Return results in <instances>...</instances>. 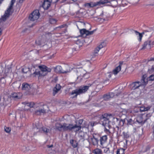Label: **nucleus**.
Listing matches in <instances>:
<instances>
[{
    "mask_svg": "<svg viewBox=\"0 0 154 154\" xmlns=\"http://www.w3.org/2000/svg\"><path fill=\"white\" fill-rule=\"evenodd\" d=\"M99 117L101 120L103 119L104 121L103 124H106L108 127L111 126L110 124L114 125L117 123H119L122 120L119 119L114 117L112 115L109 114L107 113H104L102 115H99Z\"/></svg>",
    "mask_w": 154,
    "mask_h": 154,
    "instance_id": "f257e3e1",
    "label": "nucleus"
},
{
    "mask_svg": "<svg viewBox=\"0 0 154 154\" xmlns=\"http://www.w3.org/2000/svg\"><path fill=\"white\" fill-rule=\"evenodd\" d=\"M25 105L29 106L30 107H34L37 109L34 112V114L36 115H40L42 113H45L46 112V109L44 108L45 106L42 103H35L33 102H31L29 103H27L26 102L23 103Z\"/></svg>",
    "mask_w": 154,
    "mask_h": 154,
    "instance_id": "f03ea898",
    "label": "nucleus"
},
{
    "mask_svg": "<svg viewBox=\"0 0 154 154\" xmlns=\"http://www.w3.org/2000/svg\"><path fill=\"white\" fill-rule=\"evenodd\" d=\"M38 67L40 71L36 69L35 72L32 74L33 77H37L38 79L45 76L49 72L51 71V68H48L45 65L39 66Z\"/></svg>",
    "mask_w": 154,
    "mask_h": 154,
    "instance_id": "7ed1b4c3",
    "label": "nucleus"
},
{
    "mask_svg": "<svg viewBox=\"0 0 154 154\" xmlns=\"http://www.w3.org/2000/svg\"><path fill=\"white\" fill-rule=\"evenodd\" d=\"M130 31L132 32H134L136 35H138L137 37L139 38H142L143 37L149 38L152 37V33L154 31V27L150 28L147 29L143 30L142 33H140L133 29H131Z\"/></svg>",
    "mask_w": 154,
    "mask_h": 154,
    "instance_id": "20e7f679",
    "label": "nucleus"
},
{
    "mask_svg": "<svg viewBox=\"0 0 154 154\" xmlns=\"http://www.w3.org/2000/svg\"><path fill=\"white\" fill-rule=\"evenodd\" d=\"M130 115L131 116V118L129 120L128 122L131 124L134 123V121L135 119H136V121L139 124H144L146 121L147 119H144L143 117H146L147 116V114H140L137 115H131L130 113Z\"/></svg>",
    "mask_w": 154,
    "mask_h": 154,
    "instance_id": "39448f33",
    "label": "nucleus"
},
{
    "mask_svg": "<svg viewBox=\"0 0 154 154\" xmlns=\"http://www.w3.org/2000/svg\"><path fill=\"white\" fill-rule=\"evenodd\" d=\"M55 127L56 129L59 131H72L73 128L72 125L65 123L62 125L60 123H57L55 124Z\"/></svg>",
    "mask_w": 154,
    "mask_h": 154,
    "instance_id": "423d86ee",
    "label": "nucleus"
},
{
    "mask_svg": "<svg viewBox=\"0 0 154 154\" xmlns=\"http://www.w3.org/2000/svg\"><path fill=\"white\" fill-rule=\"evenodd\" d=\"M16 0H11V4L10 6L9 7L7 10L5 11V13L3 16L0 19V22L3 20V21H6V19L9 17L13 12L12 11L13 9V7L14 3L15 2Z\"/></svg>",
    "mask_w": 154,
    "mask_h": 154,
    "instance_id": "0eeeda50",
    "label": "nucleus"
},
{
    "mask_svg": "<svg viewBox=\"0 0 154 154\" xmlns=\"http://www.w3.org/2000/svg\"><path fill=\"white\" fill-rule=\"evenodd\" d=\"M89 86L85 85L78 89H76L72 91V92L69 93L70 95H73L75 94L72 98H76L79 95L85 93L88 89Z\"/></svg>",
    "mask_w": 154,
    "mask_h": 154,
    "instance_id": "6e6552de",
    "label": "nucleus"
},
{
    "mask_svg": "<svg viewBox=\"0 0 154 154\" xmlns=\"http://www.w3.org/2000/svg\"><path fill=\"white\" fill-rule=\"evenodd\" d=\"M149 106L145 107L144 106L135 107L134 109L131 112V115H137L139 114V112H142L148 110L150 109Z\"/></svg>",
    "mask_w": 154,
    "mask_h": 154,
    "instance_id": "1a4fd4ad",
    "label": "nucleus"
},
{
    "mask_svg": "<svg viewBox=\"0 0 154 154\" xmlns=\"http://www.w3.org/2000/svg\"><path fill=\"white\" fill-rule=\"evenodd\" d=\"M96 30L89 31L86 29H83L79 30V32L82 37L84 38H88L90 35L93 34Z\"/></svg>",
    "mask_w": 154,
    "mask_h": 154,
    "instance_id": "9d476101",
    "label": "nucleus"
},
{
    "mask_svg": "<svg viewBox=\"0 0 154 154\" xmlns=\"http://www.w3.org/2000/svg\"><path fill=\"white\" fill-rule=\"evenodd\" d=\"M108 1L107 0H104L103 1L100 0L96 2H91L90 3H86L85 4V6L86 7H89L92 8L98 5L100 6L101 5H104L108 3Z\"/></svg>",
    "mask_w": 154,
    "mask_h": 154,
    "instance_id": "9b49d317",
    "label": "nucleus"
},
{
    "mask_svg": "<svg viewBox=\"0 0 154 154\" xmlns=\"http://www.w3.org/2000/svg\"><path fill=\"white\" fill-rule=\"evenodd\" d=\"M40 15L39 11L37 10H35L30 15L29 19L31 21H34L39 18Z\"/></svg>",
    "mask_w": 154,
    "mask_h": 154,
    "instance_id": "f8f14e48",
    "label": "nucleus"
},
{
    "mask_svg": "<svg viewBox=\"0 0 154 154\" xmlns=\"http://www.w3.org/2000/svg\"><path fill=\"white\" fill-rule=\"evenodd\" d=\"M154 45V41L153 40H149L145 42L142 45V47L141 48V50H144L146 48L150 49L153 47Z\"/></svg>",
    "mask_w": 154,
    "mask_h": 154,
    "instance_id": "ddd939ff",
    "label": "nucleus"
},
{
    "mask_svg": "<svg viewBox=\"0 0 154 154\" xmlns=\"http://www.w3.org/2000/svg\"><path fill=\"white\" fill-rule=\"evenodd\" d=\"M145 85L143 84V83L138 81H136L133 82L130 85V87L132 90H135L137 89H138L142 85Z\"/></svg>",
    "mask_w": 154,
    "mask_h": 154,
    "instance_id": "4468645a",
    "label": "nucleus"
},
{
    "mask_svg": "<svg viewBox=\"0 0 154 154\" xmlns=\"http://www.w3.org/2000/svg\"><path fill=\"white\" fill-rule=\"evenodd\" d=\"M154 81V74H153L150 75L147 79L143 75L141 79V82L143 85H146L148 81Z\"/></svg>",
    "mask_w": 154,
    "mask_h": 154,
    "instance_id": "2eb2a0df",
    "label": "nucleus"
},
{
    "mask_svg": "<svg viewBox=\"0 0 154 154\" xmlns=\"http://www.w3.org/2000/svg\"><path fill=\"white\" fill-rule=\"evenodd\" d=\"M106 46V43L105 42H103L101 43L100 45H99L94 49L93 52L94 55V56L97 55V54H98L100 50Z\"/></svg>",
    "mask_w": 154,
    "mask_h": 154,
    "instance_id": "dca6fc26",
    "label": "nucleus"
},
{
    "mask_svg": "<svg viewBox=\"0 0 154 154\" xmlns=\"http://www.w3.org/2000/svg\"><path fill=\"white\" fill-rule=\"evenodd\" d=\"M123 63V61H120L119 63V65L112 70L113 74L115 75H117L121 70V67Z\"/></svg>",
    "mask_w": 154,
    "mask_h": 154,
    "instance_id": "f3484780",
    "label": "nucleus"
},
{
    "mask_svg": "<svg viewBox=\"0 0 154 154\" xmlns=\"http://www.w3.org/2000/svg\"><path fill=\"white\" fill-rule=\"evenodd\" d=\"M108 137L106 135H104L100 137V146L101 147H104V145L107 141Z\"/></svg>",
    "mask_w": 154,
    "mask_h": 154,
    "instance_id": "a211bd4d",
    "label": "nucleus"
},
{
    "mask_svg": "<svg viewBox=\"0 0 154 154\" xmlns=\"http://www.w3.org/2000/svg\"><path fill=\"white\" fill-rule=\"evenodd\" d=\"M36 128L37 130H38L37 131V132L40 133H43L47 134L50 131L49 129L47 128L43 127L41 128H38L36 126V128H34V129H35Z\"/></svg>",
    "mask_w": 154,
    "mask_h": 154,
    "instance_id": "6ab92c4d",
    "label": "nucleus"
},
{
    "mask_svg": "<svg viewBox=\"0 0 154 154\" xmlns=\"http://www.w3.org/2000/svg\"><path fill=\"white\" fill-rule=\"evenodd\" d=\"M79 137L81 140H85L89 138V136L87 133L84 132H81L78 135Z\"/></svg>",
    "mask_w": 154,
    "mask_h": 154,
    "instance_id": "aec40b11",
    "label": "nucleus"
},
{
    "mask_svg": "<svg viewBox=\"0 0 154 154\" xmlns=\"http://www.w3.org/2000/svg\"><path fill=\"white\" fill-rule=\"evenodd\" d=\"M21 94L20 93L13 92L11 95V97L15 100L20 99L21 97Z\"/></svg>",
    "mask_w": 154,
    "mask_h": 154,
    "instance_id": "412c9836",
    "label": "nucleus"
},
{
    "mask_svg": "<svg viewBox=\"0 0 154 154\" xmlns=\"http://www.w3.org/2000/svg\"><path fill=\"white\" fill-rule=\"evenodd\" d=\"M90 143L95 146H97L98 144V140L93 135V137L91 138Z\"/></svg>",
    "mask_w": 154,
    "mask_h": 154,
    "instance_id": "4be33fe9",
    "label": "nucleus"
},
{
    "mask_svg": "<svg viewBox=\"0 0 154 154\" xmlns=\"http://www.w3.org/2000/svg\"><path fill=\"white\" fill-rule=\"evenodd\" d=\"M102 123V125L104 126V132L107 135H110L111 134V132L109 130V129H110L111 126H110L109 127H108V126L107 125H106L105 124H103L104 123V121H103Z\"/></svg>",
    "mask_w": 154,
    "mask_h": 154,
    "instance_id": "5701e85b",
    "label": "nucleus"
},
{
    "mask_svg": "<svg viewBox=\"0 0 154 154\" xmlns=\"http://www.w3.org/2000/svg\"><path fill=\"white\" fill-rule=\"evenodd\" d=\"M61 88V86L59 84H57L53 90V94L54 96Z\"/></svg>",
    "mask_w": 154,
    "mask_h": 154,
    "instance_id": "b1692460",
    "label": "nucleus"
},
{
    "mask_svg": "<svg viewBox=\"0 0 154 154\" xmlns=\"http://www.w3.org/2000/svg\"><path fill=\"white\" fill-rule=\"evenodd\" d=\"M114 96V94L113 93H109L108 94H104L103 97V98L104 100H109L110 98Z\"/></svg>",
    "mask_w": 154,
    "mask_h": 154,
    "instance_id": "393cba45",
    "label": "nucleus"
},
{
    "mask_svg": "<svg viewBox=\"0 0 154 154\" xmlns=\"http://www.w3.org/2000/svg\"><path fill=\"white\" fill-rule=\"evenodd\" d=\"M30 88V85L26 83H23L22 85V89L23 90L28 91Z\"/></svg>",
    "mask_w": 154,
    "mask_h": 154,
    "instance_id": "a878e982",
    "label": "nucleus"
},
{
    "mask_svg": "<svg viewBox=\"0 0 154 154\" xmlns=\"http://www.w3.org/2000/svg\"><path fill=\"white\" fill-rule=\"evenodd\" d=\"M62 67L60 66H57L54 68V71L57 73H65L66 72H63L62 71Z\"/></svg>",
    "mask_w": 154,
    "mask_h": 154,
    "instance_id": "bb28decb",
    "label": "nucleus"
},
{
    "mask_svg": "<svg viewBox=\"0 0 154 154\" xmlns=\"http://www.w3.org/2000/svg\"><path fill=\"white\" fill-rule=\"evenodd\" d=\"M50 5L51 3L50 2H49L47 1L44 0L42 6L44 9L47 10L50 7Z\"/></svg>",
    "mask_w": 154,
    "mask_h": 154,
    "instance_id": "cd10ccee",
    "label": "nucleus"
},
{
    "mask_svg": "<svg viewBox=\"0 0 154 154\" xmlns=\"http://www.w3.org/2000/svg\"><path fill=\"white\" fill-rule=\"evenodd\" d=\"M84 42V39H78L76 42V44L78 46L79 48H80L83 45Z\"/></svg>",
    "mask_w": 154,
    "mask_h": 154,
    "instance_id": "c85d7f7f",
    "label": "nucleus"
},
{
    "mask_svg": "<svg viewBox=\"0 0 154 154\" xmlns=\"http://www.w3.org/2000/svg\"><path fill=\"white\" fill-rule=\"evenodd\" d=\"M73 128L72 131H74L76 133H78V132L81 129V128L80 125H73Z\"/></svg>",
    "mask_w": 154,
    "mask_h": 154,
    "instance_id": "c756f323",
    "label": "nucleus"
},
{
    "mask_svg": "<svg viewBox=\"0 0 154 154\" xmlns=\"http://www.w3.org/2000/svg\"><path fill=\"white\" fill-rule=\"evenodd\" d=\"M92 153L94 154H103L102 150L99 148H96L93 150Z\"/></svg>",
    "mask_w": 154,
    "mask_h": 154,
    "instance_id": "7c9ffc66",
    "label": "nucleus"
},
{
    "mask_svg": "<svg viewBox=\"0 0 154 154\" xmlns=\"http://www.w3.org/2000/svg\"><path fill=\"white\" fill-rule=\"evenodd\" d=\"M70 143L73 148H75L77 147L78 143L76 142V141L72 139L70 140Z\"/></svg>",
    "mask_w": 154,
    "mask_h": 154,
    "instance_id": "2f4dec72",
    "label": "nucleus"
},
{
    "mask_svg": "<svg viewBox=\"0 0 154 154\" xmlns=\"http://www.w3.org/2000/svg\"><path fill=\"white\" fill-rule=\"evenodd\" d=\"M125 149L122 148L119 149L116 151V154H124Z\"/></svg>",
    "mask_w": 154,
    "mask_h": 154,
    "instance_id": "473e14b6",
    "label": "nucleus"
},
{
    "mask_svg": "<svg viewBox=\"0 0 154 154\" xmlns=\"http://www.w3.org/2000/svg\"><path fill=\"white\" fill-rule=\"evenodd\" d=\"M154 72V65H153L152 67L149 68L148 70V72L150 74Z\"/></svg>",
    "mask_w": 154,
    "mask_h": 154,
    "instance_id": "72a5a7b5",
    "label": "nucleus"
},
{
    "mask_svg": "<svg viewBox=\"0 0 154 154\" xmlns=\"http://www.w3.org/2000/svg\"><path fill=\"white\" fill-rule=\"evenodd\" d=\"M5 129V131L7 133H9L10 132L11 129L10 127H7L6 126H5L4 127Z\"/></svg>",
    "mask_w": 154,
    "mask_h": 154,
    "instance_id": "f704fd0d",
    "label": "nucleus"
},
{
    "mask_svg": "<svg viewBox=\"0 0 154 154\" xmlns=\"http://www.w3.org/2000/svg\"><path fill=\"white\" fill-rule=\"evenodd\" d=\"M110 150L109 148L105 147L103 150V152L104 153L108 154L110 153Z\"/></svg>",
    "mask_w": 154,
    "mask_h": 154,
    "instance_id": "c9c22d12",
    "label": "nucleus"
},
{
    "mask_svg": "<svg viewBox=\"0 0 154 154\" xmlns=\"http://www.w3.org/2000/svg\"><path fill=\"white\" fill-rule=\"evenodd\" d=\"M154 61V57H150L148 58V59L146 60V62L147 63H148L150 61Z\"/></svg>",
    "mask_w": 154,
    "mask_h": 154,
    "instance_id": "e433bc0d",
    "label": "nucleus"
},
{
    "mask_svg": "<svg viewBox=\"0 0 154 154\" xmlns=\"http://www.w3.org/2000/svg\"><path fill=\"white\" fill-rule=\"evenodd\" d=\"M123 134L124 137L125 138L128 139L129 138V135L128 133L123 132Z\"/></svg>",
    "mask_w": 154,
    "mask_h": 154,
    "instance_id": "4c0bfd02",
    "label": "nucleus"
},
{
    "mask_svg": "<svg viewBox=\"0 0 154 154\" xmlns=\"http://www.w3.org/2000/svg\"><path fill=\"white\" fill-rule=\"evenodd\" d=\"M56 20L54 19H51L49 20V22L51 24H54L56 23Z\"/></svg>",
    "mask_w": 154,
    "mask_h": 154,
    "instance_id": "58836bf2",
    "label": "nucleus"
},
{
    "mask_svg": "<svg viewBox=\"0 0 154 154\" xmlns=\"http://www.w3.org/2000/svg\"><path fill=\"white\" fill-rule=\"evenodd\" d=\"M36 44L38 45H42L40 39H38L35 41Z\"/></svg>",
    "mask_w": 154,
    "mask_h": 154,
    "instance_id": "ea45409f",
    "label": "nucleus"
},
{
    "mask_svg": "<svg viewBox=\"0 0 154 154\" xmlns=\"http://www.w3.org/2000/svg\"><path fill=\"white\" fill-rule=\"evenodd\" d=\"M45 35L46 38H50L51 35V34L49 32H46Z\"/></svg>",
    "mask_w": 154,
    "mask_h": 154,
    "instance_id": "a19ab883",
    "label": "nucleus"
},
{
    "mask_svg": "<svg viewBox=\"0 0 154 154\" xmlns=\"http://www.w3.org/2000/svg\"><path fill=\"white\" fill-rule=\"evenodd\" d=\"M80 48H79L78 47V48H72V51L73 52H74L75 51H77L79 50V49Z\"/></svg>",
    "mask_w": 154,
    "mask_h": 154,
    "instance_id": "79ce46f5",
    "label": "nucleus"
},
{
    "mask_svg": "<svg viewBox=\"0 0 154 154\" xmlns=\"http://www.w3.org/2000/svg\"><path fill=\"white\" fill-rule=\"evenodd\" d=\"M150 146L149 145L147 146L146 148L145 152H146L150 149Z\"/></svg>",
    "mask_w": 154,
    "mask_h": 154,
    "instance_id": "37998d69",
    "label": "nucleus"
},
{
    "mask_svg": "<svg viewBox=\"0 0 154 154\" xmlns=\"http://www.w3.org/2000/svg\"><path fill=\"white\" fill-rule=\"evenodd\" d=\"M26 69H27V68L26 67L23 68V69H22V71H23V73H26L27 72V71H24V70Z\"/></svg>",
    "mask_w": 154,
    "mask_h": 154,
    "instance_id": "c03bdc74",
    "label": "nucleus"
},
{
    "mask_svg": "<svg viewBox=\"0 0 154 154\" xmlns=\"http://www.w3.org/2000/svg\"><path fill=\"white\" fill-rule=\"evenodd\" d=\"M53 145L52 144L51 145H47V147L48 148H51V147H53Z\"/></svg>",
    "mask_w": 154,
    "mask_h": 154,
    "instance_id": "a18cd8bd",
    "label": "nucleus"
},
{
    "mask_svg": "<svg viewBox=\"0 0 154 154\" xmlns=\"http://www.w3.org/2000/svg\"><path fill=\"white\" fill-rule=\"evenodd\" d=\"M65 26V25H62L61 26H60L57 27V28H63V27H64V26Z\"/></svg>",
    "mask_w": 154,
    "mask_h": 154,
    "instance_id": "49530a36",
    "label": "nucleus"
},
{
    "mask_svg": "<svg viewBox=\"0 0 154 154\" xmlns=\"http://www.w3.org/2000/svg\"><path fill=\"white\" fill-rule=\"evenodd\" d=\"M23 2V0H19V2L20 3H22Z\"/></svg>",
    "mask_w": 154,
    "mask_h": 154,
    "instance_id": "de8ad7c7",
    "label": "nucleus"
},
{
    "mask_svg": "<svg viewBox=\"0 0 154 154\" xmlns=\"http://www.w3.org/2000/svg\"><path fill=\"white\" fill-rule=\"evenodd\" d=\"M3 1V0H0V4H1L2 3Z\"/></svg>",
    "mask_w": 154,
    "mask_h": 154,
    "instance_id": "09e8293b",
    "label": "nucleus"
},
{
    "mask_svg": "<svg viewBox=\"0 0 154 154\" xmlns=\"http://www.w3.org/2000/svg\"><path fill=\"white\" fill-rule=\"evenodd\" d=\"M95 106H99V104H96Z\"/></svg>",
    "mask_w": 154,
    "mask_h": 154,
    "instance_id": "8fccbe9b",
    "label": "nucleus"
},
{
    "mask_svg": "<svg viewBox=\"0 0 154 154\" xmlns=\"http://www.w3.org/2000/svg\"><path fill=\"white\" fill-rule=\"evenodd\" d=\"M1 34H2V31L1 30V29L0 28V35H1Z\"/></svg>",
    "mask_w": 154,
    "mask_h": 154,
    "instance_id": "3c124183",
    "label": "nucleus"
},
{
    "mask_svg": "<svg viewBox=\"0 0 154 154\" xmlns=\"http://www.w3.org/2000/svg\"><path fill=\"white\" fill-rule=\"evenodd\" d=\"M27 30V29H25V30H24L23 31V32H25Z\"/></svg>",
    "mask_w": 154,
    "mask_h": 154,
    "instance_id": "603ef678",
    "label": "nucleus"
},
{
    "mask_svg": "<svg viewBox=\"0 0 154 154\" xmlns=\"http://www.w3.org/2000/svg\"><path fill=\"white\" fill-rule=\"evenodd\" d=\"M66 0H63V1H62V2H64L66 1Z\"/></svg>",
    "mask_w": 154,
    "mask_h": 154,
    "instance_id": "864d4df0",
    "label": "nucleus"
},
{
    "mask_svg": "<svg viewBox=\"0 0 154 154\" xmlns=\"http://www.w3.org/2000/svg\"><path fill=\"white\" fill-rule=\"evenodd\" d=\"M109 77H111V75H109Z\"/></svg>",
    "mask_w": 154,
    "mask_h": 154,
    "instance_id": "5fc2aeb1",
    "label": "nucleus"
},
{
    "mask_svg": "<svg viewBox=\"0 0 154 154\" xmlns=\"http://www.w3.org/2000/svg\"><path fill=\"white\" fill-rule=\"evenodd\" d=\"M139 39L140 40L139 41H140H140H141V39Z\"/></svg>",
    "mask_w": 154,
    "mask_h": 154,
    "instance_id": "6e6d98bb",
    "label": "nucleus"
},
{
    "mask_svg": "<svg viewBox=\"0 0 154 154\" xmlns=\"http://www.w3.org/2000/svg\"><path fill=\"white\" fill-rule=\"evenodd\" d=\"M81 121H82V120H79V122H81Z\"/></svg>",
    "mask_w": 154,
    "mask_h": 154,
    "instance_id": "4d7b16f0",
    "label": "nucleus"
},
{
    "mask_svg": "<svg viewBox=\"0 0 154 154\" xmlns=\"http://www.w3.org/2000/svg\"><path fill=\"white\" fill-rule=\"evenodd\" d=\"M59 1V0H57V2H58Z\"/></svg>",
    "mask_w": 154,
    "mask_h": 154,
    "instance_id": "13d9d810",
    "label": "nucleus"
},
{
    "mask_svg": "<svg viewBox=\"0 0 154 154\" xmlns=\"http://www.w3.org/2000/svg\"><path fill=\"white\" fill-rule=\"evenodd\" d=\"M88 26H90V25L89 24H88Z\"/></svg>",
    "mask_w": 154,
    "mask_h": 154,
    "instance_id": "bf43d9fd",
    "label": "nucleus"
},
{
    "mask_svg": "<svg viewBox=\"0 0 154 154\" xmlns=\"http://www.w3.org/2000/svg\"><path fill=\"white\" fill-rule=\"evenodd\" d=\"M116 32H117V31L116 30Z\"/></svg>",
    "mask_w": 154,
    "mask_h": 154,
    "instance_id": "052dcab7",
    "label": "nucleus"
},
{
    "mask_svg": "<svg viewBox=\"0 0 154 154\" xmlns=\"http://www.w3.org/2000/svg\"><path fill=\"white\" fill-rule=\"evenodd\" d=\"M91 29V28H90L89 30Z\"/></svg>",
    "mask_w": 154,
    "mask_h": 154,
    "instance_id": "680f3d73",
    "label": "nucleus"
},
{
    "mask_svg": "<svg viewBox=\"0 0 154 154\" xmlns=\"http://www.w3.org/2000/svg\"><path fill=\"white\" fill-rule=\"evenodd\" d=\"M3 0L4 1V0Z\"/></svg>",
    "mask_w": 154,
    "mask_h": 154,
    "instance_id": "e2e57ef3",
    "label": "nucleus"
}]
</instances>
